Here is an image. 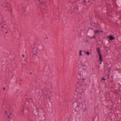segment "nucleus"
Segmentation results:
<instances>
[{
  "label": "nucleus",
  "instance_id": "f8f14e48",
  "mask_svg": "<svg viewBox=\"0 0 121 121\" xmlns=\"http://www.w3.org/2000/svg\"><path fill=\"white\" fill-rule=\"evenodd\" d=\"M85 53L88 56L90 54V53L88 51L86 52Z\"/></svg>",
  "mask_w": 121,
  "mask_h": 121
},
{
  "label": "nucleus",
  "instance_id": "6e6552de",
  "mask_svg": "<svg viewBox=\"0 0 121 121\" xmlns=\"http://www.w3.org/2000/svg\"><path fill=\"white\" fill-rule=\"evenodd\" d=\"M97 52L98 53V54L99 55L100 54V55H101V54L100 53V52L99 51V49L98 48H97Z\"/></svg>",
  "mask_w": 121,
  "mask_h": 121
},
{
  "label": "nucleus",
  "instance_id": "dca6fc26",
  "mask_svg": "<svg viewBox=\"0 0 121 121\" xmlns=\"http://www.w3.org/2000/svg\"><path fill=\"white\" fill-rule=\"evenodd\" d=\"M111 67H109L108 68V71L109 72H110V71H111Z\"/></svg>",
  "mask_w": 121,
  "mask_h": 121
},
{
  "label": "nucleus",
  "instance_id": "0eeeda50",
  "mask_svg": "<svg viewBox=\"0 0 121 121\" xmlns=\"http://www.w3.org/2000/svg\"><path fill=\"white\" fill-rule=\"evenodd\" d=\"M14 35L15 36H17V35H18V32L17 31H16L15 30H14L13 31Z\"/></svg>",
  "mask_w": 121,
  "mask_h": 121
},
{
  "label": "nucleus",
  "instance_id": "5701e85b",
  "mask_svg": "<svg viewBox=\"0 0 121 121\" xmlns=\"http://www.w3.org/2000/svg\"><path fill=\"white\" fill-rule=\"evenodd\" d=\"M17 22H15V23L16 24H17Z\"/></svg>",
  "mask_w": 121,
  "mask_h": 121
},
{
  "label": "nucleus",
  "instance_id": "39448f33",
  "mask_svg": "<svg viewBox=\"0 0 121 121\" xmlns=\"http://www.w3.org/2000/svg\"><path fill=\"white\" fill-rule=\"evenodd\" d=\"M39 1V3H41L42 4H43V6H45V8H43V9H46V6H45V5L44 4V2H43V0H38Z\"/></svg>",
  "mask_w": 121,
  "mask_h": 121
},
{
  "label": "nucleus",
  "instance_id": "423d86ee",
  "mask_svg": "<svg viewBox=\"0 0 121 121\" xmlns=\"http://www.w3.org/2000/svg\"><path fill=\"white\" fill-rule=\"evenodd\" d=\"M109 40H112L114 39H115V37H113L112 35H110L109 36Z\"/></svg>",
  "mask_w": 121,
  "mask_h": 121
},
{
  "label": "nucleus",
  "instance_id": "7c9ffc66",
  "mask_svg": "<svg viewBox=\"0 0 121 121\" xmlns=\"http://www.w3.org/2000/svg\"><path fill=\"white\" fill-rule=\"evenodd\" d=\"M30 121H33V120H31Z\"/></svg>",
  "mask_w": 121,
  "mask_h": 121
},
{
  "label": "nucleus",
  "instance_id": "aec40b11",
  "mask_svg": "<svg viewBox=\"0 0 121 121\" xmlns=\"http://www.w3.org/2000/svg\"><path fill=\"white\" fill-rule=\"evenodd\" d=\"M85 42H86H86H87L88 43V40L87 39H86L85 41Z\"/></svg>",
  "mask_w": 121,
  "mask_h": 121
},
{
  "label": "nucleus",
  "instance_id": "c756f323",
  "mask_svg": "<svg viewBox=\"0 0 121 121\" xmlns=\"http://www.w3.org/2000/svg\"><path fill=\"white\" fill-rule=\"evenodd\" d=\"M113 80H112V81H111V82H113Z\"/></svg>",
  "mask_w": 121,
  "mask_h": 121
},
{
  "label": "nucleus",
  "instance_id": "f257e3e1",
  "mask_svg": "<svg viewBox=\"0 0 121 121\" xmlns=\"http://www.w3.org/2000/svg\"><path fill=\"white\" fill-rule=\"evenodd\" d=\"M86 0H77L76 1H74L73 3V5L74 7V9H77L78 10V8L81 7L80 5V4L82 3L83 2H89V0L86 1Z\"/></svg>",
  "mask_w": 121,
  "mask_h": 121
},
{
  "label": "nucleus",
  "instance_id": "2eb2a0df",
  "mask_svg": "<svg viewBox=\"0 0 121 121\" xmlns=\"http://www.w3.org/2000/svg\"><path fill=\"white\" fill-rule=\"evenodd\" d=\"M68 3V2H66L65 3V7H66V8L67 7V4Z\"/></svg>",
  "mask_w": 121,
  "mask_h": 121
},
{
  "label": "nucleus",
  "instance_id": "7ed1b4c3",
  "mask_svg": "<svg viewBox=\"0 0 121 121\" xmlns=\"http://www.w3.org/2000/svg\"><path fill=\"white\" fill-rule=\"evenodd\" d=\"M33 53L34 55H36L37 53V49L36 47H34L33 48Z\"/></svg>",
  "mask_w": 121,
  "mask_h": 121
},
{
  "label": "nucleus",
  "instance_id": "bb28decb",
  "mask_svg": "<svg viewBox=\"0 0 121 121\" xmlns=\"http://www.w3.org/2000/svg\"><path fill=\"white\" fill-rule=\"evenodd\" d=\"M8 32H7V31H6V32H5V33H7Z\"/></svg>",
  "mask_w": 121,
  "mask_h": 121
},
{
  "label": "nucleus",
  "instance_id": "4be33fe9",
  "mask_svg": "<svg viewBox=\"0 0 121 121\" xmlns=\"http://www.w3.org/2000/svg\"><path fill=\"white\" fill-rule=\"evenodd\" d=\"M103 31V30H101L100 31V32H102Z\"/></svg>",
  "mask_w": 121,
  "mask_h": 121
},
{
  "label": "nucleus",
  "instance_id": "c85d7f7f",
  "mask_svg": "<svg viewBox=\"0 0 121 121\" xmlns=\"http://www.w3.org/2000/svg\"><path fill=\"white\" fill-rule=\"evenodd\" d=\"M113 77V76L112 75L111 76V78H112Z\"/></svg>",
  "mask_w": 121,
  "mask_h": 121
},
{
  "label": "nucleus",
  "instance_id": "ddd939ff",
  "mask_svg": "<svg viewBox=\"0 0 121 121\" xmlns=\"http://www.w3.org/2000/svg\"><path fill=\"white\" fill-rule=\"evenodd\" d=\"M1 30L2 31H4L5 30H7V29H5L4 28H2L1 29Z\"/></svg>",
  "mask_w": 121,
  "mask_h": 121
},
{
  "label": "nucleus",
  "instance_id": "f03ea898",
  "mask_svg": "<svg viewBox=\"0 0 121 121\" xmlns=\"http://www.w3.org/2000/svg\"><path fill=\"white\" fill-rule=\"evenodd\" d=\"M80 104V103L78 101L75 102L73 104V107L74 111V112H73V114L74 113L75 114H76L77 113L78 111L79 110Z\"/></svg>",
  "mask_w": 121,
  "mask_h": 121
},
{
  "label": "nucleus",
  "instance_id": "b1692460",
  "mask_svg": "<svg viewBox=\"0 0 121 121\" xmlns=\"http://www.w3.org/2000/svg\"><path fill=\"white\" fill-rule=\"evenodd\" d=\"M5 87H3V89L4 90H5Z\"/></svg>",
  "mask_w": 121,
  "mask_h": 121
},
{
  "label": "nucleus",
  "instance_id": "2f4dec72",
  "mask_svg": "<svg viewBox=\"0 0 121 121\" xmlns=\"http://www.w3.org/2000/svg\"><path fill=\"white\" fill-rule=\"evenodd\" d=\"M48 37H47L46 38L47 39H48Z\"/></svg>",
  "mask_w": 121,
  "mask_h": 121
},
{
  "label": "nucleus",
  "instance_id": "412c9836",
  "mask_svg": "<svg viewBox=\"0 0 121 121\" xmlns=\"http://www.w3.org/2000/svg\"><path fill=\"white\" fill-rule=\"evenodd\" d=\"M82 66H85L86 65H83V64H82Z\"/></svg>",
  "mask_w": 121,
  "mask_h": 121
},
{
  "label": "nucleus",
  "instance_id": "f3484780",
  "mask_svg": "<svg viewBox=\"0 0 121 121\" xmlns=\"http://www.w3.org/2000/svg\"><path fill=\"white\" fill-rule=\"evenodd\" d=\"M86 79V78H82V81L83 82H84V81Z\"/></svg>",
  "mask_w": 121,
  "mask_h": 121
},
{
  "label": "nucleus",
  "instance_id": "1a4fd4ad",
  "mask_svg": "<svg viewBox=\"0 0 121 121\" xmlns=\"http://www.w3.org/2000/svg\"><path fill=\"white\" fill-rule=\"evenodd\" d=\"M12 114L11 113H9V114H8L7 115V116L8 118L10 119H11V118L10 117V116Z\"/></svg>",
  "mask_w": 121,
  "mask_h": 121
},
{
  "label": "nucleus",
  "instance_id": "393cba45",
  "mask_svg": "<svg viewBox=\"0 0 121 121\" xmlns=\"http://www.w3.org/2000/svg\"><path fill=\"white\" fill-rule=\"evenodd\" d=\"M84 109H85V110H87V109L86 108H85Z\"/></svg>",
  "mask_w": 121,
  "mask_h": 121
},
{
  "label": "nucleus",
  "instance_id": "a878e982",
  "mask_svg": "<svg viewBox=\"0 0 121 121\" xmlns=\"http://www.w3.org/2000/svg\"><path fill=\"white\" fill-rule=\"evenodd\" d=\"M32 72H30V74H32Z\"/></svg>",
  "mask_w": 121,
  "mask_h": 121
},
{
  "label": "nucleus",
  "instance_id": "4468645a",
  "mask_svg": "<svg viewBox=\"0 0 121 121\" xmlns=\"http://www.w3.org/2000/svg\"><path fill=\"white\" fill-rule=\"evenodd\" d=\"M82 51H80L79 52V56H81L82 55Z\"/></svg>",
  "mask_w": 121,
  "mask_h": 121
},
{
  "label": "nucleus",
  "instance_id": "9b49d317",
  "mask_svg": "<svg viewBox=\"0 0 121 121\" xmlns=\"http://www.w3.org/2000/svg\"><path fill=\"white\" fill-rule=\"evenodd\" d=\"M94 33L96 34L98 33L99 32V30H94Z\"/></svg>",
  "mask_w": 121,
  "mask_h": 121
},
{
  "label": "nucleus",
  "instance_id": "cd10ccee",
  "mask_svg": "<svg viewBox=\"0 0 121 121\" xmlns=\"http://www.w3.org/2000/svg\"><path fill=\"white\" fill-rule=\"evenodd\" d=\"M22 56H23V57H24V55H22Z\"/></svg>",
  "mask_w": 121,
  "mask_h": 121
},
{
  "label": "nucleus",
  "instance_id": "a211bd4d",
  "mask_svg": "<svg viewBox=\"0 0 121 121\" xmlns=\"http://www.w3.org/2000/svg\"><path fill=\"white\" fill-rule=\"evenodd\" d=\"M96 36H93V37H91V38H93V39H95L96 38Z\"/></svg>",
  "mask_w": 121,
  "mask_h": 121
},
{
  "label": "nucleus",
  "instance_id": "20e7f679",
  "mask_svg": "<svg viewBox=\"0 0 121 121\" xmlns=\"http://www.w3.org/2000/svg\"><path fill=\"white\" fill-rule=\"evenodd\" d=\"M99 60L100 61V64H102V62L103 61L102 55H100V54L99 55Z\"/></svg>",
  "mask_w": 121,
  "mask_h": 121
},
{
  "label": "nucleus",
  "instance_id": "9d476101",
  "mask_svg": "<svg viewBox=\"0 0 121 121\" xmlns=\"http://www.w3.org/2000/svg\"><path fill=\"white\" fill-rule=\"evenodd\" d=\"M7 26L6 25H4L2 26V28H4L5 29H7Z\"/></svg>",
  "mask_w": 121,
  "mask_h": 121
},
{
  "label": "nucleus",
  "instance_id": "6ab92c4d",
  "mask_svg": "<svg viewBox=\"0 0 121 121\" xmlns=\"http://www.w3.org/2000/svg\"><path fill=\"white\" fill-rule=\"evenodd\" d=\"M102 80H103L105 81L106 80V79H105L103 77L102 78Z\"/></svg>",
  "mask_w": 121,
  "mask_h": 121
}]
</instances>
